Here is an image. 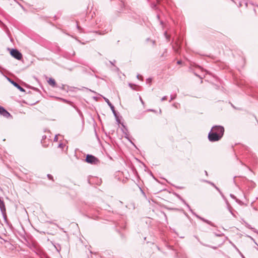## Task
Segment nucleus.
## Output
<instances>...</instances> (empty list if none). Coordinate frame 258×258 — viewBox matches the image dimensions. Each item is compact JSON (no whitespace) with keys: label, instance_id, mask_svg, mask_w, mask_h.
Here are the masks:
<instances>
[{"label":"nucleus","instance_id":"obj_27","mask_svg":"<svg viewBox=\"0 0 258 258\" xmlns=\"http://www.w3.org/2000/svg\"><path fill=\"white\" fill-rule=\"evenodd\" d=\"M206 174L207 175V172L205 171Z\"/></svg>","mask_w":258,"mask_h":258},{"label":"nucleus","instance_id":"obj_21","mask_svg":"<svg viewBox=\"0 0 258 258\" xmlns=\"http://www.w3.org/2000/svg\"><path fill=\"white\" fill-rule=\"evenodd\" d=\"M181 63V61H180V60H178V61H177V63H178V64H180Z\"/></svg>","mask_w":258,"mask_h":258},{"label":"nucleus","instance_id":"obj_26","mask_svg":"<svg viewBox=\"0 0 258 258\" xmlns=\"http://www.w3.org/2000/svg\"><path fill=\"white\" fill-rule=\"evenodd\" d=\"M58 145L61 146V145H62V143H60V144H59V145Z\"/></svg>","mask_w":258,"mask_h":258},{"label":"nucleus","instance_id":"obj_3","mask_svg":"<svg viewBox=\"0 0 258 258\" xmlns=\"http://www.w3.org/2000/svg\"><path fill=\"white\" fill-rule=\"evenodd\" d=\"M86 161L87 162L92 164H97L99 163V160L91 155H87Z\"/></svg>","mask_w":258,"mask_h":258},{"label":"nucleus","instance_id":"obj_23","mask_svg":"<svg viewBox=\"0 0 258 258\" xmlns=\"http://www.w3.org/2000/svg\"><path fill=\"white\" fill-rule=\"evenodd\" d=\"M140 76L139 75H138L137 76V78L138 79H140Z\"/></svg>","mask_w":258,"mask_h":258},{"label":"nucleus","instance_id":"obj_24","mask_svg":"<svg viewBox=\"0 0 258 258\" xmlns=\"http://www.w3.org/2000/svg\"><path fill=\"white\" fill-rule=\"evenodd\" d=\"M175 51L176 52H178V50H177V49H175Z\"/></svg>","mask_w":258,"mask_h":258},{"label":"nucleus","instance_id":"obj_7","mask_svg":"<svg viewBox=\"0 0 258 258\" xmlns=\"http://www.w3.org/2000/svg\"><path fill=\"white\" fill-rule=\"evenodd\" d=\"M10 82L15 86L18 89H19L20 91L22 92H25V90L24 89H23L22 87H21L18 84H17L16 82H14V81H11L10 80Z\"/></svg>","mask_w":258,"mask_h":258},{"label":"nucleus","instance_id":"obj_19","mask_svg":"<svg viewBox=\"0 0 258 258\" xmlns=\"http://www.w3.org/2000/svg\"><path fill=\"white\" fill-rule=\"evenodd\" d=\"M173 106H174L175 108H178V105L177 104H174L173 105Z\"/></svg>","mask_w":258,"mask_h":258},{"label":"nucleus","instance_id":"obj_6","mask_svg":"<svg viewBox=\"0 0 258 258\" xmlns=\"http://www.w3.org/2000/svg\"><path fill=\"white\" fill-rule=\"evenodd\" d=\"M0 114L3 115L4 117L9 118L11 115L9 112H8L4 107L0 106Z\"/></svg>","mask_w":258,"mask_h":258},{"label":"nucleus","instance_id":"obj_29","mask_svg":"<svg viewBox=\"0 0 258 258\" xmlns=\"http://www.w3.org/2000/svg\"><path fill=\"white\" fill-rule=\"evenodd\" d=\"M245 5H246V6L247 7V3H246V4H245Z\"/></svg>","mask_w":258,"mask_h":258},{"label":"nucleus","instance_id":"obj_4","mask_svg":"<svg viewBox=\"0 0 258 258\" xmlns=\"http://www.w3.org/2000/svg\"><path fill=\"white\" fill-rule=\"evenodd\" d=\"M10 53L13 57L18 60H21L22 57V54L16 49H12Z\"/></svg>","mask_w":258,"mask_h":258},{"label":"nucleus","instance_id":"obj_11","mask_svg":"<svg viewBox=\"0 0 258 258\" xmlns=\"http://www.w3.org/2000/svg\"><path fill=\"white\" fill-rule=\"evenodd\" d=\"M211 184L212 185H213V186H214L215 187V188L220 193V194L222 195V192H221L220 190L219 189V188L218 187H217L214 183H211Z\"/></svg>","mask_w":258,"mask_h":258},{"label":"nucleus","instance_id":"obj_22","mask_svg":"<svg viewBox=\"0 0 258 258\" xmlns=\"http://www.w3.org/2000/svg\"><path fill=\"white\" fill-rule=\"evenodd\" d=\"M57 136H55V138H54V141H56V140H57Z\"/></svg>","mask_w":258,"mask_h":258},{"label":"nucleus","instance_id":"obj_1","mask_svg":"<svg viewBox=\"0 0 258 258\" xmlns=\"http://www.w3.org/2000/svg\"><path fill=\"white\" fill-rule=\"evenodd\" d=\"M214 133H215L218 136H220L221 138L222 137L224 132V128L223 126L220 125H216L213 126L212 129Z\"/></svg>","mask_w":258,"mask_h":258},{"label":"nucleus","instance_id":"obj_30","mask_svg":"<svg viewBox=\"0 0 258 258\" xmlns=\"http://www.w3.org/2000/svg\"><path fill=\"white\" fill-rule=\"evenodd\" d=\"M229 211H230V213H231L232 214V211H231V210L230 209H229Z\"/></svg>","mask_w":258,"mask_h":258},{"label":"nucleus","instance_id":"obj_2","mask_svg":"<svg viewBox=\"0 0 258 258\" xmlns=\"http://www.w3.org/2000/svg\"><path fill=\"white\" fill-rule=\"evenodd\" d=\"M221 138L220 136H218L215 133H214L213 131L211 130L208 134V139L209 141L212 142L217 141L220 140Z\"/></svg>","mask_w":258,"mask_h":258},{"label":"nucleus","instance_id":"obj_8","mask_svg":"<svg viewBox=\"0 0 258 258\" xmlns=\"http://www.w3.org/2000/svg\"><path fill=\"white\" fill-rule=\"evenodd\" d=\"M104 99L105 102L110 106V107L111 110L112 111L113 113H114V114L115 115V111L114 107L113 105L110 103V102L107 98L104 97Z\"/></svg>","mask_w":258,"mask_h":258},{"label":"nucleus","instance_id":"obj_25","mask_svg":"<svg viewBox=\"0 0 258 258\" xmlns=\"http://www.w3.org/2000/svg\"><path fill=\"white\" fill-rule=\"evenodd\" d=\"M165 35H166V37L167 38V33L166 32L165 33Z\"/></svg>","mask_w":258,"mask_h":258},{"label":"nucleus","instance_id":"obj_20","mask_svg":"<svg viewBox=\"0 0 258 258\" xmlns=\"http://www.w3.org/2000/svg\"><path fill=\"white\" fill-rule=\"evenodd\" d=\"M230 197L233 199H235V197L232 194L230 195Z\"/></svg>","mask_w":258,"mask_h":258},{"label":"nucleus","instance_id":"obj_16","mask_svg":"<svg viewBox=\"0 0 258 258\" xmlns=\"http://www.w3.org/2000/svg\"><path fill=\"white\" fill-rule=\"evenodd\" d=\"M166 99H167V96H165L161 98V101H163Z\"/></svg>","mask_w":258,"mask_h":258},{"label":"nucleus","instance_id":"obj_12","mask_svg":"<svg viewBox=\"0 0 258 258\" xmlns=\"http://www.w3.org/2000/svg\"><path fill=\"white\" fill-rule=\"evenodd\" d=\"M176 97V95L174 96H170V99L169 100V102H171L172 100H174Z\"/></svg>","mask_w":258,"mask_h":258},{"label":"nucleus","instance_id":"obj_9","mask_svg":"<svg viewBox=\"0 0 258 258\" xmlns=\"http://www.w3.org/2000/svg\"><path fill=\"white\" fill-rule=\"evenodd\" d=\"M48 84H49L50 85H51V86H53V87L55 86V80H54L53 79H52V78H50V79L48 80Z\"/></svg>","mask_w":258,"mask_h":258},{"label":"nucleus","instance_id":"obj_10","mask_svg":"<svg viewBox=\"0 0 258 258\" xmlns=\"http://www.w3.org/2000/svg\"><path fill=\"white\" fill-rule=\"evenodd\" d=\"M128 85L130 87V88H132V89H133V90H136V89L135 88V87H136V85H135L134 84H131V83H130L128 84Z\"/></svg>","mask_w":258,"mask_h":258},{"label":"nucleus","instance_id":"obj_5","mask_svg":"<svg viewBox=\"0 0 258 258\" xmlns=\"http://www.w3.org/2000/svg\"><path fill=\"white\" fill-rule=\"evenodd\" d=\"M0 209L3 216L5 217L6 216V209L5 208V203L3 200L0 198Z\"/></svg>","mask_w":258,"mask_h":258},{"label":"nucleus","instance_id":"obj_28","mask_svg":"<svg viewBox=\"0 0 258 258\" xmlns=\"http://www.w3.org/2000/svg\"><path fill=\"white\" fill-rule=\"evenodd\" d=\"M241 4L240 3L239 4V7H241Z\"/></svg>","mask_w":258,"mask_h":258},{"label":"nucleus","instance_id":"obj_18","mask_svg":"<svg viewBox=\"0 0 258 258\" xmlns=\"http://www.w3.org/2000/svg\"><path fill=\"white\" fill-rule=\"evenodd\" d=\"M147 111H151V112H155V110H154V109H148V110H147Z\"/></svg>","mask_w":258,"mask_h":258},{"label":"nucleus","instance_id":"obj_15","mask_svg":"<svg viewBox=\"0 0 258 258\" xmlns=\"http://www.w3.org/2000/svg\"><path fill=\"white\" fill-rule=\"evenodd\" d=\"M147 83L149 84L150 85L151 84V79L149 78L147 80Z\"/></svg>","mask_w":258,"mask_h":258},{"label":"nucleus","instance_id":"obj_17","mask_svg":"<svg viewBox=\"0 0 258 258\" xmlns=\"http://www.w3.org/2000/svg\"><path fill=\"white\" fill-rule=\"evenodd\" d=\"M47 176L49 179H51L52 178V176L50 174H48Z\"/></svg>","mask_w":258,"mask_h":258},{"label":"nucleus","instance_id":"obj_14","mask_svg":"<svg viewBox=\"0 0 258 258\" xmlns=\"http://www.w3.org/2000/svg\"><path fill=\"white\" fill-rule=\"evenodd\" d=\"M139 99H140V100L141 103L144 105L145 103H144V101L143 100V99H142V97L141 96H140Z\"/></svg>","mask_w":258,"mask_h":258},{"label":"nucleus","instance_id":"obj_13","mask_svg":"<svg viewBox=\"0 0 258 258\" xmlns=\"http://www.w3.org/2000/svg\"><path fill=\"white\" fill-rule=\"evenodd\" d=\"M201 220H202L203 221H204V222L207 223L208 224H210V222L208 221V220H205L203 218H200Z\"/></svg>","mask_w":258,"mask_h":258}]
</instances>
